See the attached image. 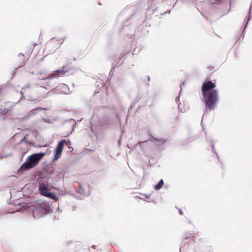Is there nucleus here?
<instances>
[{
    "label": "nucleus",
    "mask_w": 252,
    "mask_h": 252,
    "mask_svg": "<svg viewBox=\"0 0 252 252\" xmlns=\"http://www.w3.org/2000/svg\"><path fill=\"white\" fill-rule=\"evenodd\" d=\"M216 84L211 81L204 83L202 86V92L206 111L214 109L218 98V91L214 89Z\"/></svg>",
    "instance_id": "obj_1"
},
{
    "label": "nucleus",
    "mask_w": 252,
    "mask_h": 252,
    "mask_svg": "<svg viewBox=\"0 0 252 252\" xmlns=\"http://www.w3.org/2000/svg\"><path fill=\"white\" fill-rule=\"evenodd\" d=\"M41 87L36 88L30 85L24 87L21 92L23 97L29 100H34L42 95Z\"/></svg>",
    "instance_id": "obj_2"
},
{
    "label": "nucleus",
    "mask_w": 252,
    "mask_h": 252,
    "mask_svg": "<svg viewBox=\"0 0 252 252\" xmlns=\"http://www.w3.org/2000/svg\"><path fill=\"white\" fill-rule=\"evenodd\" d=\"M51 189V188L48 184L44 183H39L38 186V190L40 194L42 196L48 197L49 198L56 200L57 196L55 194L49 192V191Z\"/></svg>",
    "instance_id": "obj_3"
},
{
    "label": "nucleus",
    "mask_w": 252,
    "mask_h": 252,
    "mask_svg": "<svg viewBox=\"0 0 252 252\" xmlns=\"http://www.w3.org/2000/svg\"><path fill=\"white\" fill-rule=\"evenodd\" d=\"M73 68V66L71 63H67L66 65L63 66L61 70H57L50 74L51 77H55V78L60 76L61 75H63L67 72H68Z\"/></svg>",
    "instance_id": "obj_4"
},
{
    "label": "nucleus",
    "mask_w": 252,
    "mask_h": 252,
    "mask_svg": "<svg viewBox=\"0 0 252 252\" xmlns=\"http://www.w3.org/2000/svg\"><path fill=\"white\" fill-rule=\"evenodd\" d=\"M28 160L25 162L22 166H21V168L24 170H28L35 166H36L39 160L41 158H28Z\"/></svg>",
    "instance_id": "obj_5"
},
{
    "label": "nucleus",
    "mask_w": 252,
    "mask_h": 252,
    "mask_svg": "<svg viewBox=\"0 0 252 252\" xmlns=\"http://www.w3.org/2000/svg\"><path fill=\"white\" fill-rule=\"evenodd\" d=\"M67 143L68 141L65 139L62 140L59 142L55 149L54 158H60L61 156L64 145V144L67 145Z\"/></svg>",
    "instance_id": "obj_6"
},
{
    "label": "nucleus",
    "mask_w": 252,
    "mask_h": 252,
    "mask_svg": "<svg viewBox=\"0 0 252 252\" xmlns=\"http://www.w3.org/2000/svg\"><path fill=\"white\" fill-rule=\"evenodd\" d=\"M36 75L39 80L51 79L55 78V77H50V74L47 75L44 70L36 73Z\"/></svg>",
    "instance_id": "obj_7"
},
{
    "label": "nucleus",
    "mask_w": 252,
    "mask_h": 252,
    "mask_svg": "<svg viewBox=\"0 0 252 252\" xmlns=\"http://www.w3.org/2000/svg\"><path fill=\"white\" fill-rule=\"evenodd\" d=\"M26 148H27V145L23 141V140H21L17 145V148L21 149L22 150L26 149Z\"/></svg>",
    "instance_id": "obj_8"
},
{
    "label": "nucleus",
    "mask_w": 252,
    "mask_h": 252,
    "mask_svg": "<svg viewBox=\"0 0 252 252\" xmlns=\"http://www.w3.org/2000/svg\"><path fill=\"white\" fill-rule=\"evenodd\" d=\"M164 182L162 179H161L158 183L155 186V189L156 190L160 189L163 186Z\"/></svg>",
    "instance_id": "obj_9"
},
{
    "label": "nucleus",
    "mask_w": 252,
    "mask_h": 252,
    "mask_svg": "<svg viewBox=\"0 0 252 252\" xmlns=\"http://www.w3.org/2000/svg\"><path fill=\"white\" fill-rule=\"evenodd\" d=\"M44 156V153H37V154H33L28 156V158H42Z\"/></svg>",
    "instance_id": "obj_10"
},
{
    "label": "nucleus",
    "mask_w": 252,
    "mask_h": 252,
    "mask_svg": "<svg viewBox=\"0 0 252 252\" xmlns=\"http://www.w3.org/2000/svg\"><path fill=\"white\" fill-rule=\"evenodd\" d=\"M49 110V108H42L40 107L36 108L34 110H38V111H41V110Z\"/></svg>",
    "instance_id": "obj_11"
},
{
    "label": "nucleus",
    "mask_w": 252,
    "mask_h": 252,
    "mask_svg": "<svg viewBox=\"0 0 252 252\" xmlns=\"http://www.w3.org/2000/svg\"><path fill=\"white\" fill-rule=\"evenodd\" d=\"M8 112V110L7 109H5L4 110H3L1 112V113L2 114H6L7 112Z\"/></svg>",
    "instance_id": "obj_12"
},
{
    "label": "nucleus",
    "mask_w": 252,
    "mask_h": 252,
    "mask_svg": "<svg viewBox=\"0 0 252 252\" xmlns=\"http://www.w3.org/2000/svg\"><path fill=\"white\" fill-rule=\"evenodd\" d=\"M179 214L181 215H183V211H182L181 209H179Z\"/></svg>",
    "instance_id": "obj_13"
},
{
    "label": "nucleus",
    "mask_w": 252,
    "mask_h": 252,
    "mask_svg": "<svg viewBox=\"0 0 252 252\" xmlns=\"http://www.w3.org/2000/svg\"><path fill=\"white\" fill-rule=\"evenodd\" d=\"M218 0H210V1L213 3H216Z\"/></svg>",
    "instance_id": "obj_14"
},
{
    "label": "nucleus",
    "mask_w": 252,
    "mask_h": 252,
    "mask_svg": "<svg viewBox=\"0 0 252 252\" xmlns=\"http://www.w3.org/2000/svg\"><path fill=\"white\" fill-rule=\"evenodd\" d=\"M26 153V152H24V153H23L22 154V158L24 156V155H25V154Z\"/></svg>",
    "instance_id": "obj_15"
},
{
    "label": "nucleus",
    "mask_w": 252,
    "mask_h": 252,
    "mask_svg": "<svg viewBox=\"0 0 252 252\" xmlns=\"http://www.w3.org/2000/svg\"><path fill=\"white\" fill-rule=\"evenodd\" d=\"M58 159V158H54V159H53V161H56Z\"/></svg>",
    "instance_id": "obj_16"
},
{
    "label": "nucleus",
    "mask_w": 252,
    "mask_h": 252,
    "mask_svg": "<svg viewBox=\"0 0 252 252\" xmlns=\"http://www.w3.org/2000/svg\"><path fill=\"white\" fill-rule=\"evenodd\" d=\"M212 149L214 150V145H212Z\"/></svg>",
    "instance_id": "obj_17"
}]
</instances>
